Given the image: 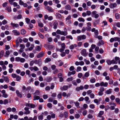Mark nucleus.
Instances as JSON below:
<instances>
[{
  "label": "nucleus",
  "instance_id": "nucleus-1",
  "mask_svg": "<svg viewBox=\"0 0 120 120\" xmlns=\"http://www.w3.org/2000/svg\"><path fill=\"white\" fill-rule=\"evenodd\" d=\"M56 33L57 34H60L64 36L66 35L67 34V31H61L59 30H57Z\"/></svg>",
  "mask_w": 120,
  "mask_h": 120
},
{
  "label": "nucleus",
  "instance_id": "nucleus-2",
  "mask_svg": "<svg viewBox=\"0 0 120 120\" xmlns=\"http://www.w3.org/2000/svg\"><path fill=\"white\" fill-rule=\"evenodd\" d=\"M86 36L85 35H83L78 36L77 37V40L78 41H80L82 40H84L86 39Z\"/></svg>",
  "mask_w": 120,
  "mask_h": 120
},
{
  "label": "nucleus",
  "instance_id": "nucleus-3",
  "mask_svg": "<svg viewBox=\"0 0 120 120\" xmlns=\"http://www.w3.org/2000/svg\"><path fill=\"white\" fill-rule=\"evenodd\" d=\"M19 46L20 48L19 50V52H22L24 51L23 49L25 48V46L24 45L21 44Z\"/></svg>",
  "mask_w": 120,
  "mask_h": 120
},
{
  "label": "nucleus",
  "instance_id": "nucleus-4",
  "mask_svg": "<svg viewBox=\"0 0 120 120\" xmlns=\"http://www.w3.org/2000/svg\"><path fill=\"white\" fill-rule=\"evenodd\" d=\"M26 106L30 107L31 108H34L35 107V105L34 104L32 103H26Z\"/></svg>",
  "mask_w": 120,
  "mask_h": 120
},
{
  "label": "nucleus",
  "instance_id": "nucleus-5",
  "mask_svg": "<svg viewBox=\"0 0 120 120\" xmlns=\"http://www.w3.org/2000/svg\"><path fill=\"white\" fill-rule=\"evenodd\" d=\"M45 9L47 10L48 11L50 12H52L53 11V10L50 7L47 6L45 7Z\"/></svg>",
  "mask_w": 120,
  "mask_h": 120
},
{
  "label": "nucleus",
  "instance_id": "nucleus-6",
  "mask_svg": "<svg viewBox=\"0 0 120 120\" xmlns=\"http://www.w3.org/2000/svg\"><path fill=\"white\" fill-rule=\"evenodd\" d=\"M12 32L14 33V35L15 36H18L20 34V33L17 30H13Z\"/></svg>",
  "mask_w": 120,
  "mask_h": 120
},
{
  "label": "nucleus",
  "instance_id": "nucleus-7",
  "mask_svg": "<svg viewBox=\"0 0 120 120\" xmlns=\"http://www.w3.org/2000/svg\"><path fill=\"white\" fill-rule=\"evenodd\" d=\"M44 53L43 52H41L39 53L37 56V57L38 58H40L42 57L44 55Z\"/></svg>",
  "mask_w": 120,
  "mask_h": 120
},
{
  "label": "nucleus",
  "instance_id": "nucleus-8",
  "mask_svg": "<svg viewBox=\"0 0 120 120\" xmlns=\"http://www.w3.org/2000/svg\"><path fill=\"white\" fill-rule=\"evenodd\" d=\"M16 93L17 95V96L20 98L22 97V94L20 93L19 90H17L16 91Z\"/></svg>",
  "mask_w": 120,
  "mask_h": 120
},
{
  "label": "nucleus",
  "instance_id": "nucleus-9",
  "mask_svg": "<svg viewBox=\"0 0 120 120\" xmlns=\"http://www.w3.org/2000/svg\"><path fill=\"white\" fill-rule=\"evenodd\" d=\"M81 53L83 56H86L87 54L86 53V50L85 49H82V51Z\"/></svg>",
  "mask_w": 120,
  "mask_h": 120
},
{
  "label": "nucleus",
  "instance_id": "nucleus-10",
  "mask_svg": "<svg viewBox=\"0 0 120 120\" xmlns=\"http://www.w3.org/2000/svg\"><path fill=\"white\" fill-rule=\"evenodd\" d=\"M11 25L12 26L13 28L15 27L17 28L19 27V25L18 24H15L12 22H11Z\"/></svg>",
  "mask_w": 120,
  "mask_h": 120
},
{
  "label": "nucleus",
  "instance_id": "nucleus-11",
  "mask_svg": "<svg viewBox=\"0 0 120 120\" xmlns=\"http://www.w3.org/2000/svg\"><path fill=\"white\" fill-rule=\"evenodd\" d=\"M117 6L116 4L115 3H112L110 4L109 7L111 8H113L116 7Z\"/></svg>",
  "mask_w": 120,
  "mask_h": 120
},
{
  "label": "nucleus",
  "instance_id": "nucleus-12",
  "mask_svg": "<svg viewBox=\"0 0 120 120\" xmlns=\"http://www.w3.org/2000/svg\"><path fill=\"white\" fill-rule=\"evenodd\" d=\"M58 25V23L56 21L54 22L53 23V28L54 29H56L57 28V26Z\"/></svg>",
  "mask_w": 120,
  "mask_h": 120
},
{
  "label": "nucleus",
  "instance_id": "nucleus-13",
  "mask_svg": "<svg viewBox=\"0 0 120 120\" xmlns=\"http://www.w3.org/2000/svg\"><path fill=\"white\" fill-rule=\"evenodd\" d=\"M65 9L67 10H70L71 9V7L69 4H67L65 7Z\"/></svg>",
  "mask_w": 120,
  "mask_h": 120
},
{
  "label": "nucleus",
  "instance_id": "nucleus-14",
  "mask_svg": "<svg viewBox=\"0 0 120 120\" xmlns=\"http://www.w3.org/2000/svg\"><path fill=\"white\" fill-rule=\"evenodd\" d=\"M104 44V43L103 41L102 40H101L99 41L97 43V45L99 46L101 45H103Z\"/></svg>",
  "mask_w": 120,
  "mask_h": 120
},
{
  "label": "nucleus",
  "instance_id": "nucleus-15",
  "mask_svg": "<svg viewBox=\"0 0 120 120\" xmlns=\"http://www.w3.org/2000/svg\"><path fill=\"white\" fill-rule=\"evenodd\" d=\"M84 88L82 86H80L79 87H77L76 88V90L77 91H79L80 90H82Z\"/></svg>",
  "mask_w": 120,
  "mask_h": 120
},
{
  "label": "nucleus",
  "instance_id": "nucleus-16",
  "mask_svg": "<svg viewBox=\"0 0 120 120\" xmlns=\"http://www.w3.org/2000/svg\"><path fill=\"white\" fill-rule=\"evenodd\" d=\"M77 45L76 44H74L71 45L69 47L70 49H73L75 47H77Z\"/></svg>",
  "mask_w": 120,
  "mask_h": 120
},
{
  "label": "nucleus",
  "instance_id": "nucleus-17",
  "mask_svg": "<svg viewBox=\"0 0 120 120\" xmlns=\"http://www.w3.org/2000/svg\"><path fill=\"white\" fill-rule=\"evenodd\" d=\"M84 99L85 101L87 102V103L89 104L90 102V101L89 100V98L88 97H85Z\"/></svg>",
  "mask_w": 120,
  "mask_h": 120
},
{
  "label": "nucleus",
  "instance_id": "nucleus-18",
  "mask_svg": "<svg viewBox=\"0 0 120 120\" xmlns=\"http://www.w3.org/2000/svg\"><path fill=\"white\" fill-rule=\"evenodd\" d=\"M4 81L7 83H8L9 82V78L7 76L4 77Z\"/></svg>",
  "mask_w": 120,
  "mask_h": 120
},
{
  "label": "nucleus",
  "instance_id": "nucleus-19",
  "mask_svg": "<svg viewBox=\"0 0 120 120\" xmlns=\"http://www.w3.org/2000/svg\"><path fill=\"white\" fill-rule=\"evenodd\" d=\"M56 17L59 19H60L61 18V15L59 13H56Z\"/></svg>",
  "mask_w": 120,
  "mask_h": 120
},
{
  "label": "nucleus",
  "instance_id": "nucleus-20",
  "mask_svg": "<svg viewBox=\"0 0 120 120\" xmlns=\"http://www.w3.org/2000/svg\"><path fill=\"white\" fill-rule=\"evenodd\" d=\"M6 9L8 12H10L11 11V7L8 6H7L6 8Z\"/></svg>",
  "mask_w": 120,
  "mask_h": 120
},
{
  "label": "nucleus",
  "instance_id": "nucleus-21",
  "mask_svg": "<svg viewBox=\"0 0 120 120\" xmlns=\"http://www.w3.org/2000/svg\"><path fill=\"white\" fill-rule=\"evenodd\" d=\"M40 97L39 96L37 95H34V100H38L39 99Z\"/></svg>",
  "mask_w": 120,
  "mask_h": 120
},
{
  "label": "nucleus",
  "instance_id": "nucleus-22",
  "mask_svg": "<svg viewBox=\"0 0 120 120\" xmlns=\"http://www.w3.org/2000/svg\"><path fill=\"white\" fill-rule=\"evenodd\" d=\"M71 19V15H69L68 17L66 18V21H69L71 23V21H70V20Z\"/></svg>",
  "mask_w": 120,
  "mask_h": 120
},
{
  "label": "nucleus",
  "instance_id": "nucleus-23",
  "mask_svg": "<svg viewBox=\"0 0 120 120\" xmlns=\"http://www.w3.org/2000/svg\"><path fill=\"white\" fill-rule=\"evenodd\" d=\"M111 93L112 91H111V89H110L107 90L105 92V93L107 94H110Z\"/></svg>",
  "mask_w": 120,
  "mask_h": 120
},
{
  "label": "nucleus",
  "instance_id": "nucleus-24",
  "mask_svg": "<svg viewBox=\"0 0 120 120\" xmlns=\"http://www.w3.org/2000/svg\"><path fill=\"white\" fill-rule=\"evenodd\" d=\"M21 34L23 35L25 34L26 33V31L24 29H22L21 30Z\"/></svg>",
  "mask_w": 120,
  "mask_h": 120
},
{
  "label": "nucleus",
  "instance_id": "nucleus-25",
  "mask_svg": "<svg viewBox=\"0 0 120 120\" xmlns=\"http://www.w3.org/2000/svg\"><path fill=\"white\" fill-rule=\"evenodd\" d=\"M41 49V47H40L39 46H37L35 50L38 51H40Z\"/></svg>",
  "mask_w": 120,
  "mask_h": 120
},
{
  "label": "nucleus",
  "instance_id": "nucleus-26",
  "mask_svg": "<svg viewBox=\"0 0 120 120\" xmlns=\"http://www.w3.org/2000/svg\"><path fill=\"white\" fill-rule=\"evenodd\" d=\"M42 63V61L41 59H39L38 60V64L39 66H40Z\"/></svg>",
  "mask_w": 120,
  "mask_h": 120
},
{
  "label": "nucleus",
  "instance_id": "nucleus-27",
  "mask_svg": "<svg viewBox=\"0 0 120 120\" xmlns=\"http://www.w3.org/2000/svg\"><path fill=\"white\" fill-rule=\"evenodd\" d=\"M78 20L80 22H84L85 21V19L82 17L79 18L78 19Z\"/></svg>",
  "mask_w": 120,
  "mask_h": 120
},
{
  "label": "nucleus",
  "instance_id": "nucleus-28",
  "mask_svg": "<svg viewBox=\"0 0 120 120\" xmlns=\"http://www.w3.org/2000/svg\"><path fill=\"white\" fill-rule=\"evenodd\" d=\"M115 100L117 103L119 104H120V100L118 98H116Z\"/></svg>",
  "mask_w": 120,
  "mask_h": 120
},
{
  "label": "nucleus",
  "instance_id": "nucleus-29",
  "mask_svg": "<svg viewBox=\"0 0 120 120\" xmlns=\"http://www.w3.org/2000/svg\"><path fill=\"white\" fill-rule=\"evenodd\" d=\"M51 61V59L49 58H47L45 60V63H48Z\"/></svg>",
  "mask_w": 120,
  "mask_h": 120
},
{
  "label": "nucleus",
  "instance_id": "nucleus-30",
  "mask_svg": "<svg viewBox=\"0 0 120 120\" xmlns=\"http://www.w3.org/2000/svg\"><path fill=\"white\" fill-rule=\"evenodd\" d=\"M74 103L75 104V106L77 107V108H80V107L79 106V102H75Z\"/></svg>",
  "mask_w": 120,
  "mask_h": 120
},
{
  "label": "nucleus",
  "instance_id": "nucleus-31",
  "mask_svg": "<svg viewBox=\"0 0 120 120\" xmlns=\"http://www.w3.org/2000/svg\"><path fill=\"white\" fill-rule=\"evenodd\" d=\"M40 94V92L38 90H37L35 92V93H34V94L33 95H39Z\"/></svg>",
  "mask_w": 120,
  "mask_h": 120
},
{
  "label": "nucleus",
  "instance_id": "nucleus-32",
  "mask_svg": "<svg viewBox=\"0 0 120 120\" xmlns=\"http://www.w3.org/2000/svg\"><path fill=\"white\" fill-rule=\"evenodd\" d=\"M9 88L10 90L12 91H14L15 90V88L11 86H9Z\"/></svg>",
  "mask_w": 120,
  "mask_h": 120
},
{
  "label": "nucleus",
  "instance_id": "nucleus-33",
  "mask_svg": "<svg viewBox=\"0 0 120 120\" xmlns=\"http://www.w3.org/2000/svg\"><path fill=\"white\" fill-rule=\"evenodd\" d=\"M31 46L28 49L30 51L32 50L34 48V44H31Z\"/></svg>",
  "mask_w": 120,
  "mask_h": 120
},
{
  "label": "nucleus",
  "instance_id": "nucleus-34",
  "mask_svg": "<svg viewBox=\"0 0 120 120\" xmlns=\"http://www.w3.org/2000/svg\"><path fill=\"white\" fill-rule=\"evenodd\" d=\"M104 113V112L103 111H100L98 116L99 117H101V116Z\"/></svg>",
  "mask_w": 120,
  "mask_h": 120
},
{
  "label": "nucleus",
  "instance_id": "nucleus-35",
  "mask_svg": "<svg viewBox=\"0 0 120 120\" xmlns=\"http://www.w3.org/2000/svg\"><path fill=\"white\" fill-rule=\"evenodd\" d=\"M4 51L2 50L0 53V58H1L3 56L4 54Z\"/></svg>",
  "mask_w": 120,
  "mask_h": 120
},
{
  "label": "nucleus",
  "instance_id": "nucleus-36",
  "mask_svg": "<svg viewBox=\"0 0 120 120\" xmlns=\"http://www.w3.org/2000/svg\"><path fill=\"white\" fill-rule=\"evenodd\" d=\"M38 35H39V37L43 39L44 38V36L41 34L40 33H39L38 34Z\"/></svg>",
  "mask_w": 120,
  "mask_h": 120
},
{
  "label": "nucleus",
  "instance_id": "nucleus-37",
  "mask_svg": "<svg viewBox=\"0 0 120 120\" xmlns=\"http://www.w3.org/2000/svg\"><path fill=\"white\" fill-rule=\"evenodd\" d=\"M30 71L29 70H27L26 71V74L29 75V77H30Z\"/></svg>",
  "mask_w": 120,
  "mask_h": 120
},
{
  "label": "nucleus",
  "instance_id": "nucleus-38",
  "mask_svg": "<svg viewBox=\"0 0 120 120\" xmlns=\"http://www.w3.org/2000/svg\"><path fill=\"white\" fill-rule=\"evenodd\" d=\"M114 41L119 42L120 41V38L117 37H115L114 38Z\"/></svg>",
  "mask_w": 120,
  "mask_h": 120
},
{
  "label": "nucleus",
  "instance_id": "nucleus-39",
  "mask_svg": "<svg viewBox=\"0 0 120 120\" xmlns=\"http://www.w3.org/2000/svg\"><path fill=\"white\" fill-rule=\"evenodd\" d=\"M10 53V52L9 50H7L6 52V54L7 55H5V57H7L9 55Z\"/></svg>",
  "mask_w": 120,
  "mask_h": 120
},
{
  "label": "nucleus",
  "instance_id": "nucleus-40",
  "mask_svg": "<svg viewBox=\"0 0 120 120\" xmlns=\"http://www.w3.org/2000/svg\"><path fill=\"white\" fill-rule=\"evenodd\" d=\"M21 77L20 76H18L16 78V79L17 81H19L21 80Z\"/></svg>",
  "mask_w": 120,
  "mask_h": 120
},
{
  "label": "nucleus",
  "instance_id": "nucleus-41",
  "mask_svg": "<svg viewBox=\"0 0 120 120\" xmlns=\"http://www.w3.org/2000/svg\"><path fill=\"white\" fill-rule=\"evenodd\" d=\"M25 20L27 24L29 23L30 21V19L28 18H25Z\"/></svg>",
  "mask_w": 120,
  "mask_h": 120
},
{
  "label": "nucleus",
  "instance_id": "nucleus-42",
  "mask_svg": "<svg viewBox=\"0 0 120 120\" xmlns=\"http://www.w3.org/2000/svg\"><path fill=\"white\" fill-rule=\"evenodd\" d=\"M111 60H107L106 62L107 64L109 65H110L111 64Z\"/></svg>",
  "mask_w": 120,
  "mask_h": 120
},
{
  "label": "nucleus",
  "instance_id": "nucleus-43",
  "mask_svg": "<svg viewBox=\"0 0 120 120\" xmlns=\"http://www.w3.org/2000/svg\"><path fill=\"white\" fill-rule=\"evenodd\" d=\"M80 115L78 113H76L75 115V118L78 119L80 117Z\"/></svg>",
  "mask_w": 120,
  "mask_h": 120
},
{
  "label": "nucleus",
  "instance_id": "nucleus-44",
  "mask_svg": "<svg viewBox=\"0 0 120 120\" xmlns=\"http://www.w3.org/2000/svg\"><path fill=\"white\" fill-rule=\"evenodd\" d=\"M30 113V110H27L24 112V114L26 115L29 114Z\"/></svg>",
  "mask_w": 120,
  "mask_h": 120
},
{
  "label": "nucleus",
  "instance_id": "nucleus-45",
  "mask_svg": "<svg viewBox=\"0 0 120 120\" xmlns=\"http://www.w3.org/2000/svg\"><path fill=\"white\" fill-rule=\"evenodd\" d=\"M73 79V78L72 77H71L68 78L67 79V80L68 82H70L72 81Z\"/></svg>",
  "mask_w": 120,
  "mask_h": 120
},
{
  "label": "nucleus",
  "instance_id": "nucleus-46",
  "mask_svg": "<svg viewBox=\"0 0 120 120\" xmlns=\"http://www.w3.org/2000/svg\"><path fill=\"white\" fill-rule=\"evenodd\" d=\"M86 30L88 31H90L91 30V28L90 26H87L86 27Z\"/></svg>",
  "mask_w": 120,
  "mask_h": 120
},
{
  "label": "nucleus",
  "instance_id": "nucleus-47",
  "mask_svg": "<svg viewBox=\"0 0 120 120\" xmlns=\"http://www.w3.org/2000/svg\"><path fill=\"white\" fill-rule=\"evenodd\" d=\"M52 56L54 58H56L58 57V55L56 53H54L52 54Z\"/></svg>",
  "mask_w": 120,
  "mask_h": 120
},
{
  "label": "nucleus",
  "instance_id": "nucleus-48",
  "mask_svg": "<svg viewBox=\"0 0 120 120\" xmlns=\"http://www.w3.org/2000/svg\"><path fill=\"white\" fill-rule=\"evenodd\" d=\"M8 103V100L7 99H5L4 101L3 104L6 105V104Z\"/></svg>",
  "mask_w": 120,
  "mask_h": 120
},
{
  "label": "nucleus",
  "instance_id": "nucleus-49",
  "mask_svg": "<svg viewBox=\"0 0 120 120\" xmlns=\"http://www.w3.org/2000/svg\"><path fill=\"white\" fill-rule=\"evenodd\" d=\"M95 78L91 79L90 80V81L92 83H94V82H95Z\"/></svg>",
  "mask_w": 120,
  "mask_h": 120
},
{
  "label": "nucleus",
  "instance_id": "nucleus-50",
  "mask_svg": "<svg viewBox=\"0 0 120 120\" xmlns=\"http://www.w3.org/2000/svg\"><path fill=\"white\" fill-rule=\"evenodd\" d=\"M81 67H80L79 66L77 67L76 71L77 72H78L79 71H81Z\"/></svg>",
  "mask_w": 120,
  "mask_h": 120
},
{
  "label": "nucleus",
  "instance_id": "nucleus-51",
  "mask_svg": "<svg viewBox=\"0 0 120 120\" xmlns=\"http://www.w3.org/2000/svg\"><path fill=\"white\" fill-rule=\"evenodd\" d=\"M19 4L21 5H23V4H24V3L22 1V0H19Z\"/></svg>",
  "mask_w": 120,
  "mask_h": 120
},
{
  "label": "nucleus",
  "instance_id": "nucleus-52",
  "mask_svg": "<svg viewBox=\"0 0 120 120\" xmlns=\"http://www.w3.org/2000/svg\"><path fill=\"white\" fill-rule=\"evenodd\" d=\"M90 107L92 109H94L95 108V106L93 104H91L89 105Z\"/></svg>",
  "mask_w": 120,
  "mask_h": 120
},
{
  "label": "nucleus",
  "instance_id": "nucleus-53",
  "mask_svg": "<svg viewBox=\"0 0 120 120\" xmlns=\"http://www.w3.org/2000/svg\"><path fill=\"white\" fill-rule=\"evenodd\" d=\"M61 46L62 48L64 49H65V45L64 43H63L61 44Z\"/></svg>",
  "mask_w": 120,
  "mask_h": 120
},
{
  "label": "nucleus",
  "instance_id": "nucleus-54",
  "mask_svg": "<svg viewBox=\"0 0 120 120\" xmlns=\"http://www.w3.org/2000/svg\"><path fill=\"white\" fill-rule=\"evenodd\" d=\"M58 72V70L57 69H56L53 71V73L54 74H56Z\"/></svg>",
  "mask_w": 120,
  "mask_h": 120
},
{
  "label": "nucleus",
  "instance_id": "nucleus-55",
  "mask_svg": "<svg viewBox=\"0 0 120 120\" xmlns=\"http://www.w3.org/2000/svg\"><path fill=\"white\" fill-rule=\"evenodd\" d=\"M34 56V55L33 53H31L30 54L29 57L30 58H32Z\"/></svg>",
  "mask_w": 120,
  "mask_h": 120
},
{
  "label": "nucleus",
  "instance_id": "nucleus-56",
  "mask_svg": "<svg viewBox=\"0 0 120 120\" xmlns=\"http://www.w3.org/2000/svg\"><path fill=\"white\" fill-rule=\"evenodd\" d=\"M95 73L97 75H98L100 74V72L98 70H96L95 71Z\"/></svg>",
  "mask_w": 120,
  "mask_h": 120
},
{
  "label": "nucleus",
  "instance_id": "nucleus-57",
  "mask_svg": "<svg viewBox=\"0 0 120 120\" xmlns=\"http://www.w3.org/2000/svg\"><path fill=\"white\" fill-rule=\"evenodd\" d=\"M51 67L52 70H54L56 68V66L55 65H53L51 66Z\"/></svg>",
  "mask_w": 120,
  "mask_h": 120
},
{
  "label": "nucleus",
  "instance_id": "nucleus-58",
  "mask_svg": "<svg viewBox=\"0 0 120 120\" xmlns=\"http://www.w3.org/2000/svg\"><path fill=\"white\" fill-rule=\"evenodd\" d=\"M43 115H41L39 116L38 118L39 120H42L43 119Z\"/></svg>",
  "mask_w": 120,
  "mask_h": 120
},
{
  "label": "nucleus",
  "instance_id": "nucleus-59",
  "mask_svg": "<svg viewBox=\"0 0 120 120\" xmlns=\"http://www.w3.org/2000/svg\"><path fill=\"white\" fill-rule=\"evenodd\" d=\"M38 26L41 27H42L43 26V24L41 22H38Z\"/></svg>",
  "mask_w": 120,
  "mask_h": 120
},
{
  "label": "nucleus",
  "instance_id": "nucleus-60",
  "mask_svg": "<svg viewBox=\"0 0 120 120\" xmlns=\"http://www.w3.org/2000/svg\"><path fill=\"white\" fill-rule=\"evenodd\" d=\"M47 106L49 108H51L52 107V104L51 103H48Z\"/></svg>",
  "mask_w": 120,
  "mask_h": 120
},
{
  "label": "nucleus",
  "instance_id": "nucleus-61",
  "mask_svg": "<svg viewBox=\"0 0 120 120\" xmlns=\"http://www.w3.org/2000/svg\"><path fill=\"white\" fill-rule=\"evenodd\" d=\"M3 25H4L7 23V21L5 19H4L2 22Z\"/></svg>",
  "mask_w": 120,
  "mask_h": 120
},
{
  "label": "nucleus",
  "instance_id": "nucleus-62",
  "mask_svg": "<svg viewBox=\"0 0 120 120\" xmlns=\"http://www.w3.org/2000/svg\"><path fill=\"white\" fill-rule=\"evenodd\" d=\"M75 69L74 67L73 66H71L69 68V70L70 71H72L74 70Z\"/></svg>",
  "mask_w": 120,
  "mask_h": 120
},
{
  "label": "nucleus",
  "instance_id": "nucleus-63",
  "mask_svg": "<svg viewBox=\"0 0 120 120\" xmlns=\"http://www.w3.org/2000/svg\"><path fill=\"white\" fill-rule=\"evenodd\" d=\"M64 115L65 116V118H67L68 116V114L67 112H64Z\"/></svg>",
  "mask_w": 120,
  "mask_h": 120
},
{
  "label": "nucleus",
  "instance_id": "nucleus-64",
  "mask_svg": "<svg viewBox=\"0 0 120 120\" xmlns=\"http://www.w3.org/2000/svg\"><path fill=\"white\" fill-rule=\"evenodd\" d=\"M47 40L49 42H51L52 41V39L51 37H49L48 38Z\"/></svg>",
  "mask_w": 120,
  "mask_h": 120
}]
</instances>
